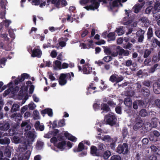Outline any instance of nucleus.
I'll return each mask as SVG.
<instances>
[{
	"mask_svg": "<svg viewBox=\"0 0 160 160\" xmlns=\"http://www.w3.org/2000/svg\"><path fill=\"white\" fill-rule=\"evenodd\" d=\"M36 136V133L34 129H32L31 131L28 132L25 142L27 147L29 144H32Z\"/></svg>",
	"mask_w": 160,
	"mask_h": 160,
	"instance_id": "f257e3e1",
	"label": "nucleus"
},
{
	"mask_svg": "<svg viewBox=\"0 0 160 160\" xmlns=\"http://www.w3.org/2000/svg\"><path fill=\"white\" fill-rule=\"evenodd\" d=\"M73 77L74 74L72 72L66 74L62 73L61 74L59 80V84L62 86L65 85L67 82V77H69V79L71 80Z\"/></svg>",
	"mask_w": 160,
	"mask_h": 160,
	"instance_id": "f03ea898",
	"label": "nucleus"
},
{
	"mask_svg": "<svg viewBox=\"0 0 160 160\" xmlns=\"http://www.w3.org/2000/svg\"><path fill=\"white\" fill-rule=\"evenodd\" d=\"M105 118L106 122L107 124L113 126L116 123L117 119L115 114L111 112L105 116Z\"/></svg>",
	"mask_w": 160,
	"mask_h": 160,
	"instance_id": "7ed1b4c3",
	"label": "nucleus"
},
{
	"mask_svg": "<svg viewBox=\"0 0 160 160\" xmlns=\"http://www.w3.org/2000/svg\"><path fill=\"white\" fill-rule=\"evenodd\" d=\"M128 151V146L126 143H124L122 145H119L117 149V152L120 154H126Z\"/></svg>",
	"mask_w": 160,
	"mask_h": 160,
	"instance_id": "20e7f679",
	"label": "nucleus"
},
{
	"mask_svg": "<svg viewBox=\"0 0 160 160\" xmlns=\"http://www.w3.org/2000/svg\"><path fill=\"white\" fill-rule=\"evenodd\" d=\"M102 0H91V5L88 6L84 7L87 10H94L98 8L99 6V2H101Z\"/></svg>",
	"mask_w": 160,
	"mask_h": 160,
	"instance_id": "39448f33",
	"label": "nucleus"
},
{
	"mask_svg": "<svg viewBox=\"0 0 160 160\" xmlns=\"http://www.w3.org/2000/svg\"><path fill=\"white\" fill-rule=\"evenodd\" d=\"M12 82H11L8 84V86L9 88L5 90L4 92V94H5V95H8L11 92H12V93H14L18 90V87H16L15 88H13L12 87Z\"/></svg>",
	"mask_w": 160,
	"mask_h": 160,
	"instance_id": "423d86ee",
	"label": "nucleus"
},
{
	"mask_svg": "<svg viewBox=\"0 0 160 160\" xmlns=\"http://www.w3.org/2000/svg\"><path fill=\"white\" fill-rule=\"evenodd\" d=\"M29 75L27 73H23L22 74L20 77L16 79L15 81V83L16 85H17L18 82H22L25 79L28 78L29 77Z\"/></svg>",
	"mask_w": 160,
	"mask_h": 160,
	"instance_id": "0eeeda50",
	"label": "nucleus"
},
{
	"mask_svg": "<svg viewBox=\"0 0 160 160\" xmlns=\"http://www.w3.org/2000/svg\"><path fill=\"white\" fill-rule=\"evenodd\" d=\"M42 55V51L39 48H35L33 49L32 56V57L40 58Z\"/></svg>",
	"mask_w": 160,
	"mask_h": 160,
	"instance_id": "6e6552de",
	"label": "nucleus"
},
{
	"mask_svg": "<svg viewBox=\"0 0 160 160\" xmlns=\"http://www.w3.org/2000/svg\"><path fill=\"white\" fill-rule=\"evenodd\" d=\"M144 4V3L142 2L141 4H137L134 5L133 8L134 12L136 13L138 12Z\"/></svg>",
	"mask_w": 160,
	"mask_h": 160,
	"instance_id": "1a4fd4ad",
	"label": "nucleus"
},
{
	"mask_svg": "<svg viewBox=\"0 0 160 160\" xmlns=\"http://www.w3.org/2000/svg\"><path fill=\"white\" fill-rule=\"evenodd\" d=\"M98 136L96 137L97 138L99 139H101L102 141L106 142H111L113 139V138H111L108 135H106L104 136L103 138H102L101 136H99L101 135L100 133L98 134Z\"/></svg>",
	"mask_w": 160,
	"mask_h": 160,
	"instance_id": "9d476101",
	"label": "nucleus"
},
{
	"mask_svg": "<svg viewBox=\"0 0 160 160\" xmlns=\"http://www.w3.org/2000/svg\"><path fill=\"white\" fill-rule=\"evenodd\" d=\"M61 62L56 60L53 62V67L55 70H60L62 69Z\"/></svg>",
	"mask_w": 160,
	"mask_h": 160,
	"instance_id": "9b49d317",
	"label": "nucleus"
},
{
	"mask_svg": "<svg viewBox=\"0 0 160 160\" xmlns=\"http://www.w3.org/2000/svg\"><path fill=\"white\" fill-rule=\"evenodd\" d=\"M21 127L22 130L24 131H28L31 128V126L26 121H23L21 124Z\"/></svg>",
	"mask_w": 160,
	"mask_h": 160,
	"instance_id": "f8f14e48",
	"label": "nucleus"
},
{
	"mask_svg": "<svg viewBox=\"0 0 160 160\" xmlns=\"http://www.w3.org/2000/svg\"><path fill=\"white\" fill-rule=\"evenodd\" d=\"M65 136L69 140L73 142H75L77 138L75 137L70 134L67 132H65L64 133Z\"/></svg>",
	"mask_w": 160,
	"mask_h": 160,
	"instance_id": "ddd939ff",
	"label": "nucleus"
},
{
	"mask_svg": "<svg viewBox=\"0 0 160 160\" xmlns=\"http://www.w3.org/2000/svg\"><path fill=\"white\" fill-rule=\"evenodd\" d=\"M82 70L84 74H89L92 72V69L89 65L85 64Z\"/></svg>",
	"mask_w": 160,
	"mask_h": 160,
	"instance_id": "4468645a",
	"label": "nucleus"
},
{
	"mask_svg": "<svg viewBox=\"0 0 160 160\" xmlns=\"http://www.w3.org/2000/svg\"><path fill=\"white\" fill-rule=\"evenodd\" d=\"M127 0H122V2H126ZM121 0H116L114 1L112 4L111 5V9H112L113 7H117L119 6V5H121L122 6V4L121 3Z\"/></svg>",
	"mask_w": 160,
	"mask_h": 160,
	"instance_id": "2eb2a0df",
	"label": "nucleus"
},
{
	"mask_svg": "<svg viewBox=\"0 0 160 160\" xmlns=\"http://www.w3.org/2000/svg\"><path fill=\"white\" fill-rule=\"evenodd\" d=\"M153 91L154 92L158 94L160 93V84L158 83H155L153 84Z\"/></svg>",
	"mask_w": 160,
	"mask_h": 160,
	"instance_id": "dca6fc26",
	"label": "nucleus"
},
{
	"mask_svg": "<svg viewBox=\"0 0 160 160\" xmlns=\"http://www.w3.org/2000/svg\"><path fill=\"white\" fill-rule=\"evenodd\" d=\"M117 49H120L119 54L124 56H128L129 55V52L128 51L121 48L120 46H118Z\"/></svg>",
	"mask_w": 160,
	"mask_h": 160,
	"instance_id": "f3484780",
	"label": "nucleus"
},
{
	"mask_svg": "<svg viewBox=\"0 0 160 160\" xmlns=\"http://www.w3.org/2000/svg\"><path fill=\"white\" fill-rule=\"evenodd\" d=\"M150 148L152 153L155 154L160 155V149L157 148L156 146L152 145L150 146Z\"/></svg>",
	"mask_w": 160,
	"mask_h": 160,
	"instance_id": "a211bd4d",
	"label": "nucleus"
},
{
	"mask_svg": "<svg viewBox=\"0 0 160 160\" xmlns=\"http://www.w3.org/2000/svg\"><path fill=\"white\" fill-rule=\"evenodd\" d=\"M91 153L94 156H98L99 155L98 150L97 148L94 146H92L91 148Z\"/></svg>",
	"mask_w": 160,
	"mask_h": 160,
	"instance_id": "6ab92c4d",
	"label": "nucleus"
},
{
	"mask_svg": "<svg viewBox=\"0 0 160 160\" xmlns=\"http://www.w3.org/2000/svg\"><path fill=\"white\" fill-rule=\"evenodd\" d=\"M66 143V142L65 141H62L57 145V147L61 151H62L65 148Z\"/></svg>",
	"mask_w": 160,
	"mask_h": 160,
	"instance_id": "aec40b11",
	"label": "nucleus"
},
{
	"mask_svg": "<svg viewBox=\"0 0 160 160\" xmlns=\"http://www.w3.org/2000/svg\"><path fill=\"white\" fill-rule=\"evenodd\" d=\"M160 10V3L157 2L154 5L153 9L152 10V12L153 13L159 12Z\"/></svg>",
	"mask_w": 160,
	"mask_h": 160,
	"instance_id": "412c9836",
	"label": "nucleus"
},
{
	"mask_svg": "<svg viewBox=\"0 0 160 160\" xmlns=\"http://www.w3.org/2000/svg\"><path fill=\"white\" fill-rule=\"evenodd\" d=\"M9 128V124L8 123H5L4 125L2 123H0V129L2 130L6 131Z\"/></svg>",
	"mask_w": 160,
	"mask_h": 160,
	"instance_id": "4be33fe9",
	"label": "nucleus"
},
{
	"mask_svg": "<svg viewBox=\"0 0 160 160\" xmlns=\"http://www.w3.org/2000/svg\"><path fill=\"white\" fill-rule=\"evenodd\" d=\"M41 113L42 114L47 113L48 115L50 117L52 116L53 115L52 109L49 108L46 109L42 110Z\"/></svg>",
	"mask_w": 160,
	"mask_h": 160,
	"instance_id": "5701e85b",
	"label": "nucleus"
},
{
	"mask_svg": "<svg viewBox=\"0 0 160 160\" xmlns=\"http://www.w3.org/2000/svg\"><path fill=\"white\" fill-rule=\"evenodd\" d=\"M125 65L127 67H130L132 65L133 67H135L137 64L136 63H132V61L131 60H128L125 61Z\"/></svg>",
	"mask_w": 160,
	"mask_h": 160,
	"instance_id": "b1692460",
	"label": "nucleus"
},
{
	"mask_svg": "<svg viewBox=\"0 0 160 160\" xmlns=\"http://www.w3.org/2000/svg\"><path fill=\"white\" fill-rule=\"evenodd\" d=\"M11 118H14L15 121H16L17 119L20 120L21 119L22 115L19 113L15 112L14 114L11 115Z\"/></svg>",
	"mask_w": 160,
	"mask_h": 160,
	"instance_id": "393cba45",
	"label": "nucleus"
},
{
	"mask_svg": "<svg viewBox=\"0 0 160 160\" xmlns=\"http://www.w3.org/2000/svg\"><path fill=\"white\" fill-rule=\"evenodd\" d=\"M143 124V122L141 121L136 123L133 126V129L135 130H138L142 127Z\"/></svg>",
	"mask_w": 160,
	"mask_h": 160,
	"instance_id": "a878e982",
	"label": "nucleus"
},
{
	"mask_svg": "<svg viewBox=\"0 0 160 160\" xmlns=\"http://www.w3.org/2000/svg\"><path fill=\"white\" fill-rule=\"evenodd\" d=\"M124 103L126 106L130 107L132 105V100L129 98H126L125 99Z\"/></svg>",
	"mask_w": 160,
	"mask_h": 160,
	"instance_id": "bb28decb",
	"label": "nucleus"
},
{
	"mask_svg": "<svg viewBox=\"0 0 160 160\" xmlns=\"http://www.w3.org/2000/svg\"><path fill=\"white\" fill-rule=\"evenodd\" d=\"M140 20L143 23H144V25L146 26H148L150 24V22L147 18L145 17H142L141 18Z\"/></svg>",
	"mask_w": 160,
	"mask_h": 160,
	"instance_id": "cd10ccee",
	"label": "nucleus"
},
{
	"mask_svg": "<svg viewBox=\"0 0 160 160\" xmlns=\"http://www.w3.org/2000/svg\"><path fill=\"white\" fill-rule=\"evenodd\" d=\"M61 0H52V3L54 5L58 8H61L60 3Z\"/></svg>",
	"mask_w": 160,
	"mask_h": 160,
	"instance_id": "c85d7f7f",
	"label": "nucleus"
},
{
	"mask_svg": "<svg viewBox=\"0 0 160 160\" xmlns=\"http://www.w3.org/2000/svg\"><path fill=\"white\" fill-rule=\"evenodd\" d=\"M108 41L114 40L115 39V37L114 32H110L108 35Z\"/></svg>",
	"mask_w": 160,
	"mask_h": 160,
	"instance_id": "c756f323",
	"label": "nucleus"
},
{
	"mask_svg": "<svg viewBox=\"0 0 160 160\" xmlns=\"http://www.w3.org/2000/svg\"><path fill=\"white\" fill-rule=\"evenodd\" d=\"M10 142V139L7 138L0 139V143L2 144H9Z\"/></svg>",
	"mask_w": 160,
	"mask_h": 160,
	"instance_id": "7c9ffc66",
	"label": "nucleus"
},
{
	"mask_svg": "<svg viewBox=\"0 0 160 160\" xmlns=\"http://www.w3.org/2000/svg\"><path fill=\"white\" fill-rule=\"evenodd\" d=\"M124 24L125 25L129 24V25H131L132 26L135 27L137 25V22L133 21H128L124 22Z\"/></svg>",
	"mask_w": 160,
	"mask_h": 160,
	"instance_id": "2f4dec72",
	"label": "nucleus"
},
{
	"mask_svg": "<svg viewBox=\"0 0 160 160\" xmlns=\"http://www.w3.org/2000/svg\"><path fill=\"white\" fill-rule=\"evenodd\" d=\"M147 35L148 39H150L153 36V33L152 28L151 27L149 28L148 31Z\"/></svg>",
	"mask_w": 160,
	"mask_h": 160,
	"instance_id": "473e14b6",
	"label": "nucleus"
},
{
	"mask_svg": "<svg viewBox=\"0 0 160 160\" xmlns=\"http://www.w3.org/2000/svg\"><path fill=\"white\" fill-rule=\"evenodd\" d=\"M139 115L142 117H145L148 115V113L145 109H142L139 111Z\"/></svg>",
	"mask_w": 160,
	"mask_h": 160,
	"instance_id": "72a5a7b5",
	"label": "nucleus"
},
{
	"mask_svg": "<svg viewBox=\"0 0 160 160\" xmlns=\"http://www.w3.org/2000/svg\"><path fill=\"white\" fill-rule=\"evenodd\" d=\"M33 118L35 119H38L40 118L39 113L37 110H35L33 112Z\"/></svg>",
	"mask_w": 160,
	"mask_h": 160,
	"instance_id": "f704fd0d",
	"label": "nucleus"
},
{
	"mask_svg": "<svg viewBox=\"0 0 160 160\" xmlns=\"http://www.w3.org/2000/svg\"><path fill=\"white\" fill-rule=\"evenodd\" d=\"M19 106L18 104L14 103V104L11 109V111L12 112H16L19 110Z\"/></svg>",
	"mask_w": 160,
	"mask_h": 160,
	"instance_id": "c9c22d12",
	"label": "nucleus"
},
{
	"mask_svg": "<svg viewBox=\"0 0 160 160\" xmlns=\"http://www.w3.org/2000/svg\"><path fill=\"white\" fill-rule=\"evenodd\" d=\"M117 139L116 138H114L111 142H110V147L112 149H114L115 148V143L117 141Z\"/></svg>",
	"mask_w": 160,
	"mask_h": 160,
	"instance_id": "e433bc0d",
	"label": "nucleus"
},
{
	"mask_svg": "<svg viewBox=\"0 0 160 160\" xmlns=\"http://www.w3.org/2000/svg\"><path fill=\"white\" fill-rule=\"evenodd\" d=\"M101 109L103 110L106 112L108 111L109 110V108L108 106L106 104H102L101 105Z\"/></svg>",
	"mask_w": 160,
	"mask_h": 160,
	"instance_id": "4c0bfd02",
	"label": "nucleus"
},
{
	"mask_svg": "<svg viewBox=\"0 0 160 160\" xmlns=\"http://www.w3.org/2000/svg\"><path fill=\"white\" fill-rule=\"evenodd\" d=\"M96 87L93 83H91L89 87H88V92H89V93H91V90H95L96 88Z\"/></svg>",
	"mask_w": 160,
	"mask_h": 160,
	"instance_id": "58836bf2",
	"label": "nucleus"
},
{
	"mask_svg": "<svg viewBox=\"0 0 160 160\" xmlns=\"http://www.w3.org/2000/svg\"><path fill=\"white\" fill-rule=\"evenodd\" d=\"M157 120L156 118H153L150 123L152 128H155L157 126Z\"/></svg>",
	"mask_w": 160,
	"mask_h": 160,
	"instance_id": "ea45409f",
	"label": "nucleus"
},
{
	"mask_svg": "<svg viewBox=\"0 0 160 160\" xmlns=\"http://www.w3.org/2000/svg\"><path fill=\"white\" fill-rule=\"evenodd\" d=\"M111 154V152L110 151L107 150L104 152L103 157L104 158L107 159L110 156Z\"/></svg>",
	"mask_w": 160,
	"mask_h": 160,
	"instance_id": "a19ab883",
	"label": "nucleus"
},
{
	"mask_svg": "<svg viewBox=\"0 0 160 160\" xmlns=\"http://www.w3.org/2000/svg\"><path fill=\"white\" fill-rule=\"evenodd\" d=\"M149 140L152 141H157L158 140V138H156L152 134H151L149 136Z\"/></svg>",
	"mask_w": 160,
	"mask_h": 160,
	"instance_id": "79ce46f5",
	"label": "nucleus"
},
{
	"mask_svg": "<svg viewBox=\"0 0 160 160\" xmlns=\"http://www.w3.org/2000/svg\"><path fill=\"white\" fill-rule=\"evenodd\" d=\"M115 32L117 33L118 35L119 36L121 35L124 33L123 30H122V28H117L115 31Z\"/></svg>",
	"mask_w": 160,
	"mask_h": 160,
	"instance_id": "37998d69",
	"label": "nucleus"
},
{
	"mask_svg": "<svg viewBox=\"0 0 160 160\" xmlns=\"http://www.w3.org/2000/svg\"><path fill=\"white\" fill-rule=\"evenodd\" d=\"M159 66V65L158 64H156L154 66L152 67L150 69L149 71V73H153L155 71L156 69Z\"/></svg>",
	"mask_w": 160,
	"mask_h": 160,
	"instance_id": "c03bdc74",
	"label": "nucleus"
},
{
	"mask_svg": "<svg viewBox=\"0 0 160 160\" xmlns=\"http://www.w3.org/2000/svg\"><path fill=\"white\" fill-rule=\"evenodd\" d=\"M44 145L43 142L40 141H38L36 147L38 149H41Z\"/></svg>",
	"mask_w": 160,
	"mask_h": 160,
	"instance_id": "a18cd8bd",
	"label": "nucleus"
},
{
	"mask_svg": "<svg viewBox=\"0 0 160 160\" xmlns=\"http://www.w3.org/2000/svg\"><path fill=\"white\" fill-rule=\"evenodd\" d=\"M144 127L146 130L148 131L150 130L152 128L150 122H147L145 124Z\"/></svg>",
	"mask_w": 160,
	"mask_h": 160,
	"instance_id": "49530a36",
	"label": "nucleus"
},
{
	"mask_svg": "<svg viewBox=\"0 0 160 160\" xmlns=\"http://www.w3.org/2000/svg\"><path fill=\"white\" fill-rule=\"evenodd\" d=\"M143 92V94L144 96H148L149 95V91L148 89L144 88L142 91Z\"/></svg>",
	"mask_w": 160,
	"mask_h": 160,
	"instance_id": "de8ad7c7",
	"label": "nucleus"
},
{
	"mask_svg": "<svg viewBox=\"0 0 160 160\" xmlns=\"http://www.w3.org/2000/svg\"><path fill=\"white\" fill-rule=\"evenodd\" d=\"M28 107L29 109L33 110L35 108L36 106L33 102H31L28 104Z\"/></svg>",
	"mask_w": 160,
	"mask_h": 160,
	"instance_id": "09e8293b",
	"label": "nucleus"
},
{
	"mask_svg": "<svg viewBox=\"0 0 160 160\" xmlns=\"http://www.w3.org/2000/svg\"><path fill=\"white\" fill-rule=\"evenodd\" d=\"M118 75L116 74H114L111 76L110 78V80L112 82H116L117 77Z\"/></svg>",
	"mask_w": 160,
	"mask_h": 160,
	"instance_id": "8fccbe9b",
	"label": "nucleus"
},
{
	"mask_svg": "<svg viewBox=\"0 0 160 160\" xmlns=\"http://www.w3.org/2000/svg\"><path fill=\"white\" fill-rule=\"evenodd\" d=\"M13 140L16 143H19L21 142L20 138L17 135L15 136L13 138Z\"/></svg>",
	"mask_w": 160,
	"mask_h": 160,
	"instance_id": "3c124183",
	"label": "nucleus"
},
{
	"mask_svg": "<svg viewBox=\"0 0 160 160\" xmlns=\"http://www.w3.org/2000/svg\"><path fill=\"white\" fill-rule=\"evenodd\" d=\"M112 59V57L109 56H107L104 57L103 58V60L106 62H109Z\"/></svg>",
	"mask_w": 160,
	"mask_h": 160,
	"instance_id": "603ef678",
	"label": "nucleus"
},
{
	"mask_svg": "<svg viewBox=\"0 0 160 160\" xmlns=\"http://www.w3.org/2000/svg\"><path fill=\"white\" fill-rule=\"evenodd\" d=\"M28 89V87L26 86H23L21 88V90L20 91V93H22V94H24L27 91Z\"/></svg>",
	"mask_w": 160,
	"mask_h": 160,
	"instance_id": "864d4df0",
	"label": "nucleus"
},
{
	"mask_svg": "<svg viewBox=\"0 0 160 160\" xmlns=\"http://www.w3.org/2000/svg\"><path fill=\"white\" fill-rule=\"evenodd\" d=\"M28 1L33 5H37L40 3L39 0H28Z\"/></svg>",
	"mask_w": 160,
	"mask_h": 160,
	"instance_id": "5fc2aeb1",
	"label": "nucleus"
},
{
	"mask_svg": "<svg viewBox=\"0 0 160 160\" xmlns=\"http://www.w3.org/2000/svg\"><path fill=\"white\" fill-rule=\"evenodd\" d=\"M111 160H121V158L118 155H114L111 157Z\"/></svg>",
	"mask_w": 160,
	"mask_h": 160,
	"instance_id": "6e6d98bb",
	"label": "nucleus"
},
{
	"mask_svg": "<svg viewBox=\"0 0 160 160\" xmlns=\"http://www.w3.org/2000/svg\"><path fill=\"white\" fill-rule=\"evenodd\" d=\"M153 9V8L152 6H150L148 7L146 9L145 12L147 14H149L151 12H152V10Z\"/></svg>",
	"mask_w": 160,
	"mask_h": 160,
	"instance_id": "4d7b16f0",
	"label": "nucleus"
},
{
	"mask_svg": "<svg viewBox=\"0 0 160 160\" xmlns=\"http://www.w3.org/2000/svg\"><path fill=\"white\" fill-rule=\"evenodd\" d=\"M104 52L107 54L110 55L111 53V51L109 48L104 47Z\"/></svg>",
	"mask_w": 160,
	"mask_h": 160,
	"instance_id": "13d9d810",
	"label": "nucleus"
},
{
	"mask_svg": "<svg viewBox=\"0 0 160 160\" xmlns=\"http://www.w3.org/2000/svg\"><path fill=\"white\" fill-rule=\"evenodd\" d=\"M138 106H139V102L138 100L135 101L133 103V108L135 109L138 108Z\"/></svg>",
	"mask_w": 160,
	"mask_h": 160,
	"instance_id": "bf43d9fd",
	"label": "nucleus"
},
{
	"mask_svg": "<svg viewBox=\"0 0 160 160\" xmlns=\"http://www.w3.org/2000/svg\"><path fill=\"white\" fill-rule=\"evenodd\" d=\"M145 33V32L144 30H140L138 31L137 33V36H141V35L143 36L144 34Z\"/></svg>",
	"mask_w": 160,
	"mask_h": 160,
	"instance_id": "052dcab7",
	"label": "nucleus"
},
{
	"mask_svg": "<svg viewBox=\"0 0 160 160\" xmlns=\"http://www.w3.org/2000/svg\"><path fill=\"white\" fill-rule=\"evenodd\" d=\"M151 53V51L150 50L147 49L146 50L144 53V58H147Z\"/></svg>",
	"mask_w": 160,
	"mask_h": 160,
	"instance_id": "680f3d73",
	"label": "nucleus"
},
{
	"mask_svg": "<svg viewBox=\"0 0 160 160\" xmlns=\"http://www.w3.org/2000/svg\"><path fill=\"white\" fill-rule=\"evenodd\" d=\"M52 132H49L48 133L45 134L44 135V137L45 138H51L53 136V135Z\"/></svg>",
	"mask_w": 160,
	"mask_h": 160,
	"instance_id": "e2e57ef3",
	"label": "nucleus"
},
{
	"mask_svg": "<svg viewBox=\"0 0 160 160\" xmlns=\"http://www.w3.org/2000/svg\"><path fill=\"white\" fill-rule=\"evenodd\" d=\"M57 53V52L55 50H53L50 53V56L52 58H55L56 57Z\"/></svg>",
	"mask_w": 160,
	"mask_h": 160,
	"instance_id": "0e129e2a",
	"label": "nucleus"
},
{
	"mask_svg": "<svg viewBox=\"0 0 160 160\" xmlns=\"http://www.w3.org/2000/svg\"><path fill=\"white\" fill-rule=\"evenodd\" d=\"M84 148V145L83 143L82 142H80L78 146V151H82Z\"/></svg>",
	"mask_w": 160,
	"mask_h": 160,
	"instance_id": "69168bd1",
	"label": "nucleus"
},
{
	"mask_svg": "<svg viewBox=\"0 0 160 160\" xmlns=\"http://www.w3.org/2000/svg\"><path fill=\"white\" fill-rule=\"evenodd\" d=\"M88 33V31L87 30H85L82 32L81 36L82 38L86 36Z\"/></svg>",
	"mask_w": 160,
	"mask_h": 160,
	"instance_id": "338daca9",
	"label": "nucleus"
},
{
	"mask_svg": "<svg viewBox=\"0 0 160 160\" xmlns=\"http://www.w3.org/2000/svg\"><path fill=\"white\" fill-rule=\"evenodd\" d=\"M152 42L153 43H156L158 46L160 47V42L156 39L154 38L152 40Z\"/></svg>",
	"mask_w": 160,
	"mask_h": 160,
	"instance_id": "774afa93",
	"label": "nucleus"
}]
</instances>
